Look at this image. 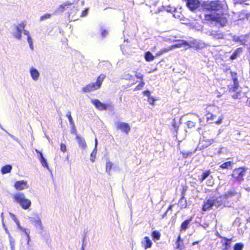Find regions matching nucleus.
I'll return each mask as SVG.
<instances>
[{
    "label": "nucleus",
    "mask_w": 250,
    "mask_h": 250,
    "mask_svg": "<svg viewBox=\"0 0 250 250\" xmlns=\"http://www.w3.org/2000/svg\"><path fill=\"white\" fill-rule=\"evenodd\" d=\"M229 15L224 13L206 14L204 16V20L207 23L213 24L220 27L225 26L228 22Z\"/></svg>",
    "instance_id": "nucleus-1"
},
{
    "label": "nucleus",
    "mask_w": 250,
    "mask_h": 250,
    "mask_svg": "<svg viewBox=\"0 0 250 250\" xmlns=\"http://www.w3.org/2000/svg\"><path fill=\"white\" fill-rule=\"evenodd\" d=\"M106 77V75L104 74H100L97 78L96 82L86 84L82 88V90L84 93L89 92L100 88L102 83Z\"/></svg>",
    "instance_id": "nucleus-2"
},
{
    "label": "nucleus",
    "mask_w": 250,
    "mask_h": 250,
    "mask_svg": "<svg viewBox=\"0 0 250 250\" xmlns=\"http://www.w3.org/2000/svg\"><path fill=\"white\" fill-rule=\"evenodd\" d=\"M14 201L18 203L23 209H27L31 205L30 200L25 198L24 193H17L13 195Z\"/></svg>",
    "instance_id": "nucleus-3"
},
{
    "label": "nucleus",
    "mask_w": 250,
    "mask_h": 250,
    "mask_svg": "<svg viewBox=\"0 0 250 250\" xmlns=\"http://www.w3.org/2000/svg\"><path fill=\"white\" fill-rule=\"evenodd\" d=\"M223 8V5L220 0L204 1V10L209 12H217Z\"/></svg>",
    "instance_id": "nucleus-4"
},
{
    "label": "nucleus",
    "mask_w": 250,
    "mask_h": 250,
    "mask_svg": "<svg viewBox=\"0 0 250 250\" xmlns=\"http://www.w3.org/2000/svg\"><path fill=\"white\" fill-rule=\"evenodd\" d=\"M247 168L244 167H240L234 168L231 174V178L233 181L241 182L244 180V176L245 175Z\"/></svg>",
    "instance_id": "nucleus-5"
},
{
    "label": "nucleus",
    "mask_w": 250,
    "mask_h": 250,
    "mask_svg": "<svg viewBox=\"0 0 250 250\" xmlns=\"http://www.w3.org/2000/svg\"><path fill=\"white\" fill-rule=\"evenodd\" d=\"M217 236L221 239L220 243L223 247V250H227L231 247V244L232 242V238H227L224 236H221L220 234L217 233Z\"/></svg>",
    "instance_id": "nucleus-6"
},
{
    "label": "nucleus",
    "mask_w": 250,
    "mask_h": 250,
    "mask_svg": "<svg viewBox=\"0 0 250 250\" xmlns=\"http://www.w3.org/2000/svg\"><path fill=\"white\" fill-rule=\"evenodd\" d=\"M233 197H235V199L234 201L236 202L240 198L241 194L240 193L237 192L234 190H233L228 191L227 193L223 196V199L228 201H230Z\"/></svg>",
    "instance_id": "nucleus-7"
},
{
    "label": "nucleus",
    "mask_w": 250,
    "mask_h": 250,
    "mask_svg": "<svg viewBox=\"0 0 250 250\" xmlns=\"http://www.w3.org/2000/svg\"><path fill=\"white\" fill-rule=\"evenodd\" d=\"M206 116L207 117V122L209 124H220L222 123L223 119V116H221L216 120V116L210 113H207Z\"/></svg>",
    "instance_id": "nucleus-8"
},
{
    "label": "nucleus",
    "mask_w": 250,
    "mask_h": 250,
    "mask_svg": "<svg viewBox=\"0 0 250 250\" xmlns=\"http://www.w3.org/2000/svg\"><path fill=\"white\" fill-rule=\"evenodd\" d=\"M91 103L100 111L106 110L110 106L109 104L103 103L99 99H97L92 100Z\"/></svg>",
    "instance_id": "nucleus-9"
},
{
    "label": "nucleus",
    "mask_w": 250,
    "mask_h": 250,
    "mask_svg": "<svg viewBox=\"0 0 250 250\" xmlns=\"http://www.w3.org/2000/svg\"><path fill=\"white\" fill-rule=\"evenodd\" d=\"M231 76L233 81V84L229 88V92H235L236 91L239 87V82L237 79V73L233 71L230 72Z\"/></svg>",
    "instance_id": "nucleus-10"
},
{
    "label": "nucleus",
    "mask_w": 250,
    "mask_h": 250,
    "mask_svg": "<svg viewBox=\"0 0 250 250\" xmlns=\"http://www.w3.org/2000/svg\"><path fill=\"white\" fill-rule=\"evenodd\" d=\"M187 7L191 10L194 11L198 8L200 6V2L199 0H185Z\"/></svg>",
    "instance_id": "nucleus-11"
},
{
    "label": "nucleus",
    "mask_w": 250,
    "mask_h": 250,
    "mask_svg": "<svg viewBox=\"0 0 250 250\" xmlns=\"http://www.w3.org/2000/svg\"><path fill=\"white\" fill-rule=\"evenodd\" d=\"M116 128L120 130L125 134H128L130 130V127L128 123L118 122L116 125Z\"/></svg>",
    "instance_id": "nucleus-12"
},
{
    "label": "nucleus",
    "mask_w": 250,
    "mask_h": 250,
    "mask_svg": "<svg viewBox=\"0 0 250 250\" xmlns=\"http://www.w3.org/2000/svg\"><path fill=\"white\" fill-rule=\"evenodd\" d=\"M135 77L140 80L139 83L137 84L134 89V91H138L143 88L145 84V83L144 80V75L141 73H136Z\"/></svg>",
    "instance_id": "nucleus-13"
},
{
    "label": "nucleus",
    "mask_w": 250,
    "mask_h": 250,
    "mask_svg": "<svg viewBox=\"0 0 250 250\" xmlns=\"http://www.w3.org/2000/svg\"><path fill=\"white\" fill-rule=\"evenodd\" d=\"M14 187L17 190H22L28 188L27 182L24 180L17 181L14 184Z\"/></svg>",
    "instance_id": "nucleus-14"
},
{
    "label": "nucleus",
    "mask_w": 250,
    "mask_h": 250,
    "mask_svg": "<svg viewBox=\"0 0 250 250\" xmlns=\"http://www.w3.org/2000/svg\"><path fill=\"white\" fill-rule=\"evenodd\" d=\"M25 24L24 22H21L19 23L16 27V33L15 34V37L17 39L20 40L21 37L22 31L25 28Z\"/></svg>",
    "instance_id": "nucleus-15"
},
{
    "label": "nucleus",
    "mask_w": 250,
    "mask_h": 250,
    "mask_svg": "<svg viewBox=\"0 0 250 250\" xmlns=\"http://www.w3.org/2000/svg\"><path fill=\"white\" fill-rule=\"evenodd\" d=\"M141 245L144 249L150 248L152 245V242L148 236H145L141 242Z\"/></svg>",
    "instance_id": "nucleus-16"
},
{
    "label": "nucleus",
    "mask_w": 250,
    "mask_h": 250,
    "mask_svg": "<svg viewBox=\"0 0 250 250\" xmlns=\"http://www.w3.org/2000/svg\"><path fill=\"white\" fill-rule=\"evenodd\" d=\"M30 73L31 78L34 81H37L38 80L40 73L36 68L31 67L30 69Z\"/></svg>",
    "instance_id": "nucleus-17"
},
{
    "label": "nucleus",
    "mask_w": 250,
    "mask_h": 250,
    "mask_svg": "<svg viewBox=\"0 0 250 250\" xmlns=\"http://www.w3.org/2000/svg\"><path fill=\"white\" fill-rule=\"evenodd\" d=\"M76 138L80 147L85 149L87 147L86 142L83 137L77 135Z\"/></svg>",
    "instance_id": "nucleus-18"
},
{
    "label": "nucleus",
    "mask_w": 250,
    "mask_h": 250,
    "mask_svg": "<svg viewBox=\"0 0 250 250\" xmlns=\"http://www.w3.org/2000/svg\"><path fill=\"white\" fill-rule=\"evenodd\" d=\"M176 249L179 250H182L183 248H184V244L183 240L181 238L180 235H179L176 240Z\"/></svg>",
    "instance_id": "nucleus-19"
},
{
    "label": "nucleus",
    "mask_w": 250,
    "mask_h": 250,
    "mask_svg": "<svg viewBox=\"0 0 250 250\" xmlns=\"http://www.w3.org/2000/svg\"><path fill=\"white\" fill-rule=\"evenodd\" d=\"M243 51L242 48L239 47L236 49L232 54L230 56V59L232 60H234L237 58V57L239 55L240 53H241Z\"/></svg>",
    "instance_id": "nucleus-20"
},
{
    "label": "nucleus",
    "mask_w": 250,
    "mask_h": 250,
    "mask_svg": "<svg viewBox=\"0 0 250 250\" xmlns=\"http://www.w3.org/2000/svg\"><path fill=\"white\" fill-rule=\"evenodd\" d=\"M151 236L152 238V240L156 242L160 239L161 238V233L158 230H153L151 232Z\"/></svg>",
    "instance_id": "nucleus-21"
},
{
    "label": "nucleus",
    "mask_w": 250,
    "mask_h": 250,
    "mask_svg": "<svg viewBox=\"0 0 250 250\" xmlns=\"http://www.w3.org/2000/svg\"><path fill=\"white\" fill-rule=\"evenodd\" d=\"M191 220V219L190 218L189 219H187L182 223L180 228V231L185 230L188 229Z\"/></svg>",
    "instance_id": "nucleus-22"
},
{
    "label": "nucleus",
    "mask_w": 250,
    "mask_h": 250,
    "mask_svg": "<svg viewBox=\"0 0 250 250\" xmlns=\"http://www.w3.org/2000/svg\"><path fill=\"white\" fill-rule=\"evenodd\" d=\"M214 200H208L206 203H204V211H205L207 209H210L212 206L214 205Z\"/></svg>",
    "instance_id": "nucleus-23"
},
{
    "label": "nucleus",
    "mask_w": 250,
    "mask_h": 250,
    "mask_svg": "<svg viewBox=\"0 0 250 250\" xmlns=\"http://www.w3.org/2000/svg\"><path fill=\"white\" fill-rule=\"evenodd\" d=\"M192 154V152L191 151H181L180 153V156L178 159L180 160L187 158L188 157L191 156Z\"/></svg>",
    "instance_id": "nucleus-24"
},
{
    "label": "nucleus",
    "mask_w": 250,
    "mask_h": 250,
    "mask_svg": "<svg viewBox=\"0 0 250 250\" xmlns=\"http://www.w3.org/2000/svg\"><path fill=\"white\" fill-rule=\"evenodd\" d=\"M74 4V2H71L69 1H67L62 4H61L59 5V6L58 8V10L60 12H62L65 9V7L66 6L71 5L72 4Z\"/></svg>",
    "instance_id": "nucleus-25"
},
{
    "label": "nucleus",
    "mask_w": 250,
    "mask_h": 250,
    "mask_svg": "<svg viewBox=\"0 0 250 250\" xmlns=\"http://www.w3.org/2000/svg\"><path fill=\"white\" fill-rule=\"evenodd\" d=\"M12 167L10 165H7L2 167L1 172L2 174H6L10 172L12 170Z\"/></svg>",
    "instance_id": "nucleus-26"
},
{
    "label": "nucleus",
    "mask_w": 250,
    "mask_h": 250,
    "mask_svg": "<svg viewBox=\"0 0 250 250\" xmlns=\"http://www.w3.org/2000/svg\"><path fill=\"white\" fill-rule=\"evenodd\" d=\"M182 190H181V197L179 200V201H182V200L185 199V196L186 195V191L188 188V186L185 184V185H182Z\"/></svg>",
    "instance_id": "nucleus-27"
},
{
    "label": "nucleus",
    "mask_w": 250,
    "mask_h": 250,
    "mask_svg": "<svg viewBox=\"0 0 250 250\" xmlns=\"http://www.w3.org/2000/svg\"><path fill=\"white\" fill-rule=\"evenodd\" d=\"M145 58L146 61L151 62L154 59V57L150 51H147L145 53Z\"/></svg>",
    "instance_id": "nucleus-28"
},
{
    "label": "nucleus",
    "mask_w": 250,
    "mask_h": 250,
    "mask_svg": "<svg viewBox=\"0 0 250 250\" xmlns=\"http://www.w3.org/2000/svg\"><path fill=\"white\" fill-rule=\"evenodd\" d=\"M113 165L112 163L110 160H108L106 161L105 165V171L109 175L110 174V170Z\"/></svg>",
    "instance_id": "nucleus-29"
},
{
    "label": "nucleus",
    "mask_w": 250,
    "mask_h": 250,
    "mask_svg": "<svg viewBox=\"0 0 250 250\" xmlns=\"http://www.w3.org/2000/svg\"><path fill=\"white\" fill-rule=\"evenodd\" d=\"M232 163L231 161H228L223 163L220 166V167L222 169H228L232 167Z\"/></svg>",
    "instance_id": "nucleus-30"
},
{
    "label": "nucleus",
    "mask_w": 250,
    "mask_h": 250,
    "mask_svg": "<svg viewBox=\"0 0 250 250\" xmlns=\"http://www.w3.org/2000/svg\"><path fill=\"white\" fill-rule=\"evenodd\" d=\"M39 159L40 160V162L42 164V166L48 168V165L46 160L43 157L42 153H41V157L39 158Z\"/></svg>",
    "instance_id": "nucleus-31"
},
{
    "label": "nucleus",
    "mask_w": 250,
    "mask_h": 250,
    "mask_svg": "<svg viewBox=\"0 0 250 250\" xmlns=\"http://www.w3.org/2000/svg\"><path fill=\"white\" fill-rule=\"evenodd\" d=\"M244 245L242 243H236L233 246L234 250H242Z\"/></svg>",
    "instance_id": "nucleus-32"
},
{
    "label": "nucleus",
    "mask_w": 250,
    "mask_h": 250,
    "mask_svg": "<svg viewBox=\"0 0 250 250\" xmlns=\"http://www.w3.org/2000/svg\"><path fill=\"white\" fill-rule=\"evenodd\" d=\"M66 117H67L71 125L74 126V122L73 118L71 116L70 111L67 112V114H66Z\"/></svg>",
    "instance_id": "nucleus-33"
},
{
    "label": "nucleus",
    "mask_w": 250,
    "mask_h": 250,
    "mask_svg": "<svg viewBox=\"0 0 250 250\" xmlns=\"http://www.w3.org/2000/svg\"><path fill=\"white\" fill-rule=\"evenodd\" d=\"M9 239L10 246L11 250H15V240L12 238V237H10V238H9Z\"/></svg>",
    "instance_id": "nucleus-34"
},
{
    "label": "nucleus",
    "mask_w": 250,
    "mask_h": 250,
    "mask_svg": "<svg viewBox=\"0 0 250 250\" xmlns=\"http://www.w3.org/2000/svg\"><path fill=\"white\" fill-rule=\"evenodd\" d=\"M96 148L94 149L93 151L91 152L90 154V161L92 162H94L95 161V158H96Z\"/></svg>",
    "instance_id": "nucleus-35"
},
{
    "label": "nucleus",
    "mask_w": 250,
    "mask_h": 250,
    "mask_svg": "<svg viewBox=\"0 0 250 250\" xmlns=\"http://www.w3.org/2000/svg\"><path fill=\"white\" fill-rule=\"evenodd\" d=\"M168 50H169V49L167 48H163V49H161L159 51H158L156 54V56H159L162 55L163 54H164L166 52H167Z\"/></svg>",
    "instance_id": "nucleus-36"
},
{
    "label": "nucleus",
    "mask_w": 250,
    "mask_h": 250,
    "mask_svg": "<svg viewBox=\"0 0 250 250\" xmlns=\"http://www.w3.org/2000/svg\"><path fill=\"white\" fill-rule=\"evenodd\" d=\"M51 17V15L50 14L46 13V14H45L44 15L41 16L40 20L41 21H42L45 19H49V18H50Z\"/></svg>",
    "instance_id": "nucleus-37"
},
{
    "label": "nucleus",
    "mask_w": 250,
    "mask_h": 250,
    "mask_svg": "<svg viewBox=\"0 0 250 250\" xmlns=\"http://www.w3.org/2000/svg\"><path fill=\"white\" fill-rule=\"evenodd\" d=\"M34 223L36 227H39L42 229V222L40 219L35 220Z\"/></svg>",
    "instance_id": "nucleus-38"
},
{
    "label": "nucleus",
    "mask_w": 250,
    "mask_h": 250,
    "mask_svg": "<svg viewBox=\"0 0 250 250\" xmlns=\"http://www.w3.org/2000/svg\"><path fill=\"white\" fill-rule=\"evenodd\" d=\"M27 38V41L29 43L30 47L31 48V49H33V43L31 37H28V38Z\"/></svg>",
    "instance_id": "nucleus-39"
},
{
    "label": "nucleus",
    "mask_w": 250,
    "mask_h": 250,
    "mask_svg": "<svg viewBox=\"0 0 250 250\" xmlns=\"http://www.w3.org/2000/svg\"><path fill=\"white\" fill-rule=\"evenodd\" d=\"M60 149L62 151L64 152L66 150V146L64 144L61 143L60 144Z\"/></svg>",
    "instance_id": "nucleus-40"
},
{
    "label": "nucleus",
    "mask_w": 250,
    "mask_h": 250,
    "mask_svg": "<svg viewBox=\"0 0 250 250\" xmlns=\"http://www.w3.org/2000/svg\"><path fill=\"white\" fill-rule=\"evenodd\" d=\"M172 126L173 127L174 132L175 133H177L178 130V126L176 125V123L174 122L172 123Z\"/></svg>",
    "instance_id": "nucleus-41"
},
{
    "label": "nucleus",
    "mask_w": 250,
    "mask_h": 250,
    "mask_svg": "<svg viewBox=\"0 0 250 250\" xmlns=\"http://www.w3.org/2000/svg\"><path fill=\"white\" fill-rule=\"evenodd\" d=\"M88 9L87 8H84V10L82 12L81 16L82 17H84L87 14Z\"/></svg>",
    "instance_id": "nucleus-42"
},
{
    "label": "nucleus",
    "mask_w": 250,
    "mask_h": 250,
    "mask_svg": "<svg viewBox=\"0 0 250 250\" xmlns=\"http://www.w3.org/2000/svg\"><path fill=\"white\" fill-rule=\"evenodd\" d=\"M108 31L105 29H102L101 30V35L104 37H105L108 34Z\"/></svg>",
    "instance_id": "nucleus-43"
},
{
    "label": "nucleus",
    "mask_w": 250,
    "mask_h": 250,
    "mask_svg": "<svg viewBox=\"0 0 250 250\" xmlns=\"http://www.w3.org/2000/svg\"><path fill=\"white\" fill-rule=\"evenodd\" d=\"M125 80H130L132 79V78H133V76L129 73L125 74Z\"/></svg>",
    "instance_id": "nucleus-44"
},
{
    "label": "nucleus",
    "mask_w": 250,
    "mask_h": 250,
    "mask_svg": "<svg viewBox=\"0 0 250 250\" xmlns=\"http://www.w3.org/2000/svg\"><path fill=\"white\" fill-rule=\"evenodd\" d=\"M143 94L147 96L148 98L150 97V92L148 90H146L143 91Z\"/></svg>",
    "instance_id": "nucleus-45"
},
{
    "label": "nucleus",
    "mask_w": 250,
    "mask_h": 250,
    "mask_svg": "<svg viewBox=\"0 0 250 250\" xmlns=\"http://www.w3.org/2000/svg\"><path fill=\"white\" fill-rule=\"evenodd\" d=\"M3 226L4 227V229L5 230L6 233L8 235V237L10 238V237H12L10 233L9 232L8 229L7 228L5 227V225L3 224Z\"/></svg>",
    "instance_id": "nucleus-46"
},
{
    "label": "nucleus",
    "mask_w": 250,
    "mask_h": 250,
    "mask_svg": "<svg viewBox=\"0 0 250 250\" xmlns=\"http://www.w3.org/2000/svg\"><path fill=\"white\" fill-rule=\"evenodd\" d=\"M148 99L150 104H154V102H155V99L153 97H150L149 98H148Z\"/></svg>",
    "instance_id": "nucleus-47"
},
{
    "label": "nucleus",
    "mask_w": 250,
    "mask_h": 250,
    "mask_svg": "<svg viewBox=\"0 0 250 250\" xmlns=\"http://www.w3.org/2000/svg\"><path fill=\"white\" fill-rule=\"evenodd\" d=\"M72 128V132L76 134H77V129L75 126V124H74V126H71Z\"/></svg>",
    "instance_id": "nucleus-48"
},
{
    "label": "nucleus",
    "mask_w": 250,
    "mask_h": 250,
    "mask_svg": "<svg viewBox=\"0 0 250 250\" xmlns=\"http://www.w3.org/2000/svg\"><path fill=\"white\" fill-rule=\"evenodd\" d=\"M23 31L24 34L25 35L27 36V38H28V37H30V34H29V32L28 31L24 30V29H23Z\"/></svg>",
    "instance_id": "nucleus-49"
},
{
    "label": "nucleus",
    "mask_w": 250,
    "mask_h": 250,
    "mask_svg": "<svg viewBox=\"0 0 250 250\" xmlns=\"http://www.w3.org/2000/svg\"><path fill=\"white\" fill-rule=\"evenodd\" d=\"M187 125L188 126H190V127H192V126H194V123L193 122H191V121H188L187 122Z\"/></svg>",
    "instance_id": "nucleus-50"
},
{
    "label": "nucleus",
    "mask_w": 250,
    "mask_h": 250,
    "mask_svg": "<svg viewBox=\"0 0 250 250\" xmlns=\"http://www.w3.org/2000/svg\"><path fill=\"white\" fill-rule=\"evenodd\" d=\"M210 173V171L209 170H207L204 172V179H205Z\"/></svg>",
    "instance_id": "nucleus-51"
},
{
    "label": "nucleus",
    "mask_w": 250,
    "mask_h": 250,
    "mask_svg": "<svg viewBox=\"0 0 250 250\" xmlns=\"http://www.w3.org/2000/svg\"><path fill=\"white\" fill-rule=\"evenodd\" d=\"M172 207H173V205H170L168 207V208L166 211L167 212L169 210H171L172 209Z\"/></svg>",
    "instance_id": "nucleus-52"
},
{
    "label": "nucleus",
    "mask_w": 250,
    "mask_h": 250,
    "mask_svg": "<svg viewBox=\"0 0 250 250\" xmlns=\"http://www.w3.org/2000/svg\"><path fill=\"white\" fill-rule=\"evenodd\" d=\"M35 151H36V152L37 153H38V154H39V156H40V157H39V158H40V157H41V153H42V152L41 151H39V150H38V149H36V150H35Z\"/></svg>",
    "instance_id": "nucleus-53"
},
{
    "label": "nucleus",
    "mask_w": 250,
    "mask_h": 250,
    "mask_svg": "<svg viewBox=\"0 0 250 250\" xmlns=\"http://www.w3.org/2000/svg\"><path fill=\"white\" fill-rule=\"evenodd\" d=\"M199 241H194L192 243V245H197L199 243Z\"/></svg>",
    "instance_id": "nucleus-54"
},
{
    "label": "nucleus",
    "mask_w": 250,
    "mask_h": 250,
    "mask_svg": "<svg viewBox=\"0 0 250 250\" xmlns=\"http://www.w3.org/2000/svg\"><path fill=\"white\" fill-rule=\"evenodd\" d=\"M230 70V67H229L228 68H226V69L224 70V72H227V71H228V70Z\"/></svg>",
    "instance_id": "nucleus-55"
},
{
    "label": "nucleus",
    "mask_w": 250,
    "mask_h": 250,
    "mask_svg": "<svg viewBox=\"0 0 250 250\" xmlns=\"http://www.w3.org/2000/svg\"><path fill=\"white\" fill-rule=\"evenodd\" d=\"M167 211H166L163 215H162V218H164L167 214Z\"/></svg>",
    "instance_id": "nucleus-56"
},
{
    "label": "nucleus",
    "mask_w": 250,
    "mask_h": 250,
    "mask_svg": "<svg viewBox=\"0 0 250 250\" xmlns=\"http://www.w3.org/2000/svg\"><path fill=\"white\" fill-rule=\"evenodd\" d=\"M237 94H235V95H233V96H232V97H233L234 99H236V98H237Z\"/></svg>",
    "instance_id": "nucleus-57"
},
{
    "label": "nucleus",
    "mask_w": 250,
    "mask_h": 250,
    "mask_svg": "<svg viewBox=\"0 0 250 250\" xmlns=\"http://www.w3.org/2000/svg\"><path fill=\"white\" fill-rule=\"evenodd\" d=\"M183 44L187 45V44H188V43H187V42L186 41H183Z\"/></svg>",
    "instance_id": "nucleus-58"
},
{
    "label": "nucleus",
    "mask_w": 250,
    "mask_h": 250,
    "mask_svg": "<svg viewBox=\"0 0 250 250\" xmlns=\"http://www.w3.org/2000/svg\"><path fill=\"white\" fill-rule=\"evenodd\" d=\"M79 0H74V1L73 2H74V3H77Z\"/></svg>",
    "instance_id": "nucleus-59"
},
{
    "label": "nucleus",
    "mask_w": 250,
    "mask_h": 250,
    "mask_svg": "<svg viewBox=\"0 0 250 250\" xmlns=\"http://www.w3.org/2000/svg\"><path fill=\"white\" fill-rule=\"evenodd\" d=\"M15 222L17 223V224H19V221H18V220L17 219H16L15 220Z\"/></svg>",
    "instance_id": "nucleus-60"
},
{
    "label": "nucleus",
    "mask_w": 250,
    "mask_h": 250,
    "mask_svg": "<svg viewBox=\"0 0 250 250\" xmlns=\"http://www.w3.org/2000/svg\"><path fill=\"white\" fill-rule=\"evenodd\" d=\"M27 237L28 238V239H29V235L27 233Z\"/></svg>",
    "instance_id": "nucleus-61"
}]
</instances>
